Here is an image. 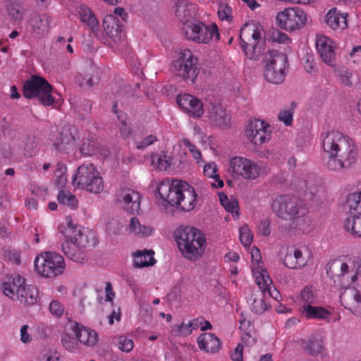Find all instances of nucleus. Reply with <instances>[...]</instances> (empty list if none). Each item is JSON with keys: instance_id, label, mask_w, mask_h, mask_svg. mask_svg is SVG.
I'll use <instances>...</instances> for the list:
<instances>
[{"instance_id": "nucleus-1", "label": "nucleus", "mask_w": 361, "mask_h": 361, "mask_svg": "<svg viewBox=\"0 0 361 361\" xmlns=\"http://www.w3.org/2000/svg\"><path fill=\"white\" fill-rule=\"evenodd\" d=\"M358 264L344 255L331 259L326 264L327 275L336 285L346 288L341 294L342 305L355 315H361V281Z\"/></svg>"}, {"instance_id": "nucleus-2", "label": "nucleus", "mask_w": 361, "mask_h": 361, "mask_svg": "<svg viewBox=\"0 0 361 361\" xmlns=\"http://www.w3.org/2000/svg\"><path fill=\"white\" fill-rule=\"evenodd\" d=\"M322 147L327 168L342 171L357 161V151L353 141L336 130L328 131L321 136Z\"/></svg>"}, {"instance_id": "nucleus-3", "label": "nucleus", "mask_w": 361, "mask_h": 361, "mask_svg": "<svg viewBox=\"0 0 361 361\" xmlns=\"http://www.w3.org/2000/svg\"><path fill=\"white\" fill-rule=\"evenodd\" d=\"M164 202L185 211H192L197 204V193L193 187L180 180H163L157 187Z\"/></svg>"}, {"instance_id": "nucleus-4", "label": "nucleus", "mask_w": 361, "mask_h": 361, "mask_svg": "<svg viewBox=\"0 0 361 361\" xmlns=\"http://www.w3.org/2000/svg\"><path fill=\"white\" fill-rule=\"evenodd\" d=\"M61 232L66 238L62 243L63 254L73 262L82 263L86 257L85 248L97 244L95 233L77 227L71 221L67 223Z\"/></svg>"}, {"instance_id": "nucleus-5", "label": "nucleus", "mask_w": 361, "mask_h": 361, "mask_svg": "<svg viewBox=\"0 0 361 361\" xmlns=\"http://www.w3.org/2000/svg\"><path fill=\"white\" fill-rule=\"evenodd\" d=\"M176 239L182 255L190 260H197L203 255L206 247V238L202 231L194 227H184L177 230Z\"/></svg>"}, {"instance_id": "nucleus-6", "label": "nucleus", "mask_w": 361, "mask_h": 361, "mask_svg": "<svg viewBox=\"0 0 361 361\" xmlns=\"http://www.w3.org/2000/svg\"><path fill=\"white\" fill-rule=\"evenodd\" d=\"M241 47L250 60L257 61L264 51L265 32L261 24L251 21L244 25L240 33Z\"/></svg>"}, {"instance_id": "nucleus-7", "label": "nucleus", "mask_w": 361, "mask_h": 361, "mask_svg": "<svg viewBox=\"0 0 361 361\" xmlns=\"http://www.w3.org/2000/svg\"><path fill=\"white\" fill-rule=\"evenodd\" d=\"M6 296L21 304L32 305L37 298V290L32 285H27L24 277L14 274L5 278L1 287Z\"/></svg>"}, {"instance_id": "nucleus-8", "label": "nucleus", "mask_w": 361, "mask_h": 361, "mask_svg": "<svg viewBox=\"0 0 361 361\" xmlns=\"http://www.w3.org/2000/svg\"><path fill=\"white\" fill-rule=\"evenodd\" d=\"M35 272L45 278H54L62 274L66 268L63 257L56 252H42L34 260Z\"/></svg>"}, {"instance_id": "nucleus-9", "label": "nucleus", "mask_w": 361, "mask_h": 361, "mask_svg": "<svg viewBox=\"0 0 361 361\" xmlns=\"http://www.w3.org/2000/svg\"><path fill=\"white\" fill-rule=\"evenodd\" d=\"M229 172L235 178L255 180L265 173V166L261 161L235 156L229 161Z\"/></svg>"}, {"instance_id": "nucleus-10", "label": "nucleus", "mask_w": 361, "mask_h": 361, "mask_svg": "<svg viewBox=\"0 0 361 361\" xmlns=\"http://www.w3.org/2000/svg\"><path fill=\"white\" fill-rule=\"evenodd\" d=\"M73 183L76 188L94 194H99L104 190L103 179L97 168L91 164H83L78 168L73 176Z\"/></svg>"}, {"instance_id": "nucleus-11", "label": "nucleus", "mask_w": 361, "mask_h": 361, "mask_svg": "<svg viewBox=\"0 0 361 361\" xmlns=\"http://www.w3.org/2000/svg\"><path fill=\"white\" fill-rule=\"evenodd\" d=\"M182 30L185 37L190 41L198 44H209L218 41L220 37L216 24L206 25L199 20L184 23Z\"/></svg>"}, {"instance_id": "nucleus-12", "label": "nucleus", "mask_w": 361, "mask_h": 361, "mask_svg": "<svg viewBox=\"0 0 361 361\" xmlns=\"http://www.w3.org/2000/svg\"><path fill=\"white\" fill-rule=\"evenodd\" d=\"M288 66L286 54L276 50L268 51L265 56L264 71L266 80L272 84L283 82L286 78Z\"/></svg>"}, {"instance_id": "nucleus-13", "label": "nucleus", "mask_w": 361, "mask_h": 361, "mask_svg": "<svg viewBox=\"0 0 361 361\" xmlns=\"http://www.w3.org/2000/svg\"><path fill=\"white\" fill-rule=\"evenodd\" d=\"M51 91V86L48 81L39 75H32L23 86V94L26 98H37L45 106L51 105L54 102Z\"/></svg>"}, {"instance_id": "nucleus-14", "label": "nucleus", "mask_w": 361, "mask_h": 361, "mask_svg": "<svg viewBox=\"0 0 361 361\" xmlns=\"http://www.w3.org/2000/svg\"><path fill=\"white\" fill-rule=\"evenodd\" d=\"M271 209L276 215L283 219H290L296 215L307 213L305 203L294 197L278 195L271 202Z\"/></svg>"}, {"instance_id": "nucleus-15", "label": "nucleus", "mask_w": 361, "mask_h": 361, "mask_svg": "<svg viewBox=\"0 0 361 361\" xmlns=\"http://www.w3.org/2000/svg\"><path fill=\"white\" fill-rule=\"evenodd\" d=\"M197 62L191 50L180 49L172 63V70L176 75L194 82L198 74Z\"/></svg>"}, {"instance_id": "nucleus-16", "label": "nucleus", "mask_w": 361, "mask_h": 361, "mask_svg": "<svg viewBox=\"0 0 361 361\" xmlns=\"http://www.w3.org/2000/svg\"><path fill=\"white\" fill-rule=\"evenodd\" d=\"M307 20L306 13L300 8H287L279 12L276 16V23L286 31H294L303 27Z\"/></svg>"}, {"instance_id": "nucleus-17", "label": "nucleus", "mask_w": 361, "mask_h": 361, "mask_svg": "<svg viewBox=\"0 0 361 361\" xmlns=\"http://www.w3.org/2000/svg\"><path fill=\"white\" fill-rule=\"evenodd\" d=\"M347 204L350 215L345 221V229L354 237L361 238V191L349 195Z\"/></svg>"}, {"instance_id": "nucleus-18", "label": "nucleus", "mask_w": 361, "mask_h": 361, "mask_svg": "<svg viewBox=\"0 0 361 361\" xmlns=\"http://www.w3.org/2000/svg\"><path fill=\"white\" fill-rule=\"evenodd\" d=\"M245 135L247 139L255 145H262L271 138L270 125L265 121L250 119L246 126Z\"/></svg>"}, {"instance_id": "nucleus-19", "label": "nucleus", "mask_w": 361, "mask_h": 361, "mask_svg": "<svg viewBox=\"0 0 361 361\" xmlns=\"http://www.w3.org/2000/svg\"><path fill=\"white\" fill-rule=\"evenodd\" d=\"M205 117L214 126L221 129L228 128L231 125V116L221 104H212L207 109Z\"/></svg>"}, {"instance_id": "nucleus-20", "label": "nucleus", "mask_w": 361, "mask_h": 361, "mask_svg": "<svg viewBox=\"0 0 361 361\" xmlns=\"http://www.w3.org/2000/svg\"><path fill=\"white\" fill-rule=\"evenodd\" d=\"M141 195L134 189L125 188L117 192V202L126 211L130 213H137L140 209Z\"/></svg>"}, {"instance_id": "nucleus-21", "label": "nucleus", "mask_w": 361, "mask_h": 361, "mask_svg": "<svg viewBox=\"0 0 361 361\" xmlns=\"http://www.w3.org/2000/svg\"><path fill=\"white\" fill-rule=\"evenodd\" d=\"M178 106L190 117L200 118L204 114L202 101L196 97L189 94H180L177 97Z\"/></svg>"}, {"instance_id": "nucleus-22", "label": "nucleus", "mask_w": 361, "mask_h": 361, "mask_svg": "<svg viewBox=\"0 0 361 361\" xmlns=\"http://www.w3.org/2000/svg\"><path fill=\"white\" fill-rule=\"evenodd\" d=\"M315 45L324 62L329 66H334L336 57L335 43L327 36L317 34L315 38Z\"/></svg>"}, {"instance_id": "nucleus-23", "label": "nucleus", "mask_w": 361, "mask_h": 361, "mask_svg": "<svg viewBox=\"0 0 361 361\" xmlns=\"http://www.w3.org/2000/svg\"><path fill=\"white\" fill-rule=\"evenodd\" d=\"M53 145L61 154H68L73 152L75 149V138L73 130L69 127L63 128Z\"/></svg>"}, {"instance_id": "nucleus-24", "label": "nucleus", "mask_w": 361, "mask_h": 361, "mask_svg": "<svg viewBox=\"0 0 361 361\" xmlns=\"http://www.w3.org/2000/svg\"><path fill=\"white\" fill-rule=\"evenodd\" d=\"M199 348L209 354L218 353L222 346L221 340L212 333H202L197 340Z\"/></svg>"}, {"instance_id": "nucleus-25", "label": "nucleus", "mask_w": 361, "mask_h": 361, "mask_svg": "<svg viewBox=\"0 0 361 361\" xmlns=\"http://www.w3.org/2000/svg\"><path fill=\"white\" fill-rule=\"evenodd\" d=\"M347 16L337 8L329 9L324 17L326 25L332 30H344L348 27Z\"/></svg>"}, {"instance_id": "nucleus-26", "label": "nucleus", "mask_w": 361, "mask_h": 361, "mask_svg": "<svg viewBox=\"0 0 361 361\" xmlns=\"http://www.w3.org/2000/svg\"><path fill=\"white\" fill-rule=\"evenodd\" d=\"M75 336L79 341V344L85 346L93 347L98 342L97 333L90 328L85 327L78 323H75Z\"/></svg>"}, {"instance_id": "nucleus-27", "label": "nucleus", "mask_w": 361, "mask_h": 361, "mask_svg": "<svg viewBox=\"0 0 361 361\" xmlns=\"http://www.w3.org/2000/svg\"><path fill=\"white\" fill-rule=\"evenodd\" d=\"M103 27L106 35L114 42L121 40L122 30L118 18L111 14L106 16L103 20Z\"/></svg>"}, {"instance_id": "nucleus-28", "label": "nucleus", "mask_w": 361, "mask_h": 361, "mask_svg": "<svg viewBox=\"0 0 361 361\" xmlns=\"http://www.w3.org/2000/svg\"><path fill=\"white\" fill-rule=\"evenodd\" d=\"M33 33L41 37L48 33L54 26L53 19L48 14L43 13L34 17L31 20Z\"/></svg>"}, {"instance_id": "nucleus-29", "label": "nucleus", "mask_w": 361, "mask_h": 361, "mask_svg": "<svg viewBox=\"0 0 361 361\" xmlns=\"http://www.w3.org/2000/svg\"><path fill=\"white\" fill-rule=\"evenodd\" d=\"M78 14L80 20L90 27L91 32L94 35H98L99 22L92 10L85 5H80L78 8Z\"/></svg>"}, {"instance_id": "nucleus-30", "label": "nucleus", "mask_w": 361, "mask_h": 361, "mask_svg": "<svg viewBox=\"0 0 361 361\" xmlns=\"http://www.w3.org/2000/svg\"><path fill=\"white\" fill-rule=\"evenodd\" d=\"M75 323L68 326L61 336V342L63 348L71 352L79 350L80 345L75 336Z\"/></svg>"}, {"instance_id": "nucleus-31", "label": "nucleus", "mask_w": 361, "mask_h": 361, "mask_svg": "<svg viewBox=\"0 0 361 361\" xmlns=\"http://www.w3.org/2000/svg\"><path fill=\"white\" fill-rule=\"evenodd\" d=\"M195 5L189 0H177L176 4V15L183 23L190 22L195 13Z\"/></svg>"}, {"instance_id": "nucleus-32", "label": "nucleus", "mask_w": 361, "mask_h": 361, "mask_svg": "<svg viewBox=\"0 0 361 361\" xmlns=\"http://www.w3.org/2000/svg\"><path fill=\"white\" fill-rule=\"evenodd\" d=\"M152 250H137L133 255L134 266L137 268L153 266L156 263Z\"/></svg>"}, {"instance_id": "nucleus-33", "label": "nucleus", "mask_w": 361, "mask_h": 361, "mask_svg": "<svg viewBox=\"0 0 361 361\" xmlns=\"http://www.w3.org/2000/svg\"><path fill=\"white\" fill-rule=\"evenodd\" d=\"M218 166L214 161L203 164V174L212 180L210 185L215 189L221 188L224 185L223 180L220 178L218 174Z\"/></svg>"}, {"instance_id": "nucleus-34", "label": "nucleus", "mask_w": 361, "mask_h": 361, "mask_svg": "<svg viewBox=\"0 0 361 361\" xmlns=\"http://www.w3.org/2000/svg\"><path fill=\"white\" fill-rule=\"evenodd\" d=\"M300 312L308 319H326L331 314L326 308L313 305H307L305 308L300 310Z\"/></svg>"}, {"instance_id": "nucleus-35", "label": "nucleus", "mask_w": 361, "mask_h": 361, "mask_svg": "<svg viewBox=\"0 0 361 361\" xmlns=\"http://www.w3.org/2000/svg\"><path fill=\"white\" fill-rule=\"evenodd\" d=\"M128 231L129 233L140 238L148 237L154 232L153 228L141 224L136 217L130 219Z\"/></svg>"}, {"instance_id": "nucleus-36", "label": "nucleus", "mask_w": 361, "mask_h": 361, "mask_svg": "<svg viewBox=\"0 0 361 361\" xmlns=\"http://www.w3.org/2000/svg\"><path fill=\"white\" fill-rule=\"evenodd\" d=\"M256 283L262 293H266L272 286V281L265 267L251 270Z\"/></svg>"}, {"instance_id": "nucleus-37", "label": "nucleus", "mask_w": 361, "mask_h": 361, "mask_svg": "<svg viewBox=\"0 0 361 361\" xmlns=\"http://www.w3.org/2000/svg\"><path fill=\"white\" fill-rule=\"evenodd\" d=\"M290 219V228L295 231L304 232L310 227L311 220L305 214L296 215Z\"/></svg>"}, {"instance_id": "nucleus-38", "label": "nucleus", "mask_w": 361, "mask_h": 361, "mask_svg": "<svg viewBox=\"0 0 361 361\" xmlns=\"http://www.w3.org/2000/svg\"><path fill=\"white\" fill-rule=\"evenodd\" d=\"M316 298L317 297L312 288L306 287L304 288L301 291L299 298L300 310L305 308L307 305H314L316 302Z\"/></svg>"}, {"instance_id": "nucleus-39", "label": "nucleus", "mask_w": 361, "mask_h": 361, "mask_svg": "<svg viewBox=\"0 0 361 361\" xmlns=\"http://www.w3.org/2000/svg\"><path fill=\"white\" fill-rule=\"evenodd\" d=\"M303 348L311 355H316L322 350V341L317 338H310L303 341Z\"/></svg>"}, {"instance_id": "nucleus-40", "label": "nucleus", "mask_w": 361, "mask_h": 361, "mask_svg": "<svg viewBox=\"0 0 361 361\" xmlns=\"http://www.w3.org/2000/svg\"><path fill=\"white\" fill-rule=\"evenodd\" d=\"M60 204L68 206L71 209H75L78 207V200L75 196L67 190H61L57 197Z\"/></svg>"}, {"instance_id": "nucleus-41", "label": "nucleus", "mask_w": 361, "mask_h": 361, "mask_svg": "<svg viewBox=\"0 0 361 361\" xmlns=\"http://www.w3.org/2000/svg\"><path fill=\"white\" fill-rule=\"evenodd\" d=\"M263 293L255 295L252 302L250 303V308L252 312L256 314L264 313L268 308L269 305L264 300Z\"/></svg>"}, {"instance_id": "nucleus-42", "label": "nucleus", "mask_w": 361, "mask_h": 361, "mask_svg": "<svg viewBox=\"0 0 361 361\" xmlns=\"http://www.w3.org/2000/svg\"><path fill=\"white\" fill-rule=\"evenodd\" d=\"M152 164L159 170L164 171L171 166V160L170 157L166 154H154L152 156Z\"/></svg>"}, {"instance_id": "nucleus-43", "label": "nucleus", "mask_w": 361, "mask_h": 361, "mask_svg": "<svg viewBox=\"0 0 361 361\" xmlns=\"http://www.w3.org/2000/svg\"><path fill=\"white\" fill-rule=\"evenodd\" d=\"M219 198L226 211L238 214V203L235 200H229L224 193H219Z\"/></svg>"}, {"instance_id": "nucleus-44", "label": "nucleus", "mask_w": 361, "mask_h": 361, "mask_svg": "<svg viewBox=\"0 0 361 361\" xmlns=\"http://www.w3.org/2000/svg\"><path fill=\"white\" fill-rule=\"evenodd\" d=\"M183 144L190 152L197 164L202 166L204 164V160L202 158V153L195 145L191 143L189 140L185 139L183 140Z\"/></svg>"}, {"instance_id": "nucleus-45", "label": "nucleus", "mask_w": 361, "mask_h": 361, "mask_svg": "<svg viewBox=\"0 0 361 361\" xmlns=\"http://www.w3.org/2000/svg\"><path fill=\"white\" fill-rule=\"evenodd\" d=\"M250 254L251 255V270L264 267V262L262 260L260 250L257 247L255 246L252 247L250 249Z\"/></svg>"}, {"instance_id": "nucleus-46", "label": "nucleus", "mask_w": 361, "mask_h": 361, "mask_svg": "<svg viewBox=\"0 0 361 361\" xmlns=\"http://www.w3.org/2000/svg\"><path fill=\"white\" fill-rule=\"evenodd\" d=\"M250 324L248 321L243 320L240 322V329L243 331L242 341L247 345H252L255 343V338L252 336L248 328Z\"/></svg>"}, {"instance_id": "nucleus-47", "label": "nucleus", "mask_w": 361, "mask_h": 361, "mask_svg": "<svg viewBox=\"0 0 361 361\" xmlns=\"http://www.w3.org/2000/svg\"><path fill=\"white\" fill-rule=\"evenodd\" d=\"M294 109H295V107H294L293 104H292L291 106L288 108L283 109L279 113L278 119L281 122H283L285 126H290L293 122Z\"/></svg>"}, {"instance_id": "nucleus-48", "label": "nucleus", "mask_w": 361, "mask_h": 361, "mask_svg": "<svg viewBox=\"0 0 361 361\" xmlns=\"http://www.w3.org/2000/svg\"><path fill=\"white\" fill-rule=\"evenodd\" d=\"M239 238L243 246L249 247L251 245L253 235L247 225H243L239 228Z\"/></svg>"}, {"instance_id": "nucleus-49", "label": "nucleus", "mask_w": 361, "mask_h": 361, "mask_svg": "<svg viewBox=\"0 0 361 361\" xmlns=\"http://www.w3.org/2000/svg\"><path fill=\"white\" fill-rule=\"evenodd\" d=\"M294 253L298 268H302L307 265V263L310 259V252L305 247L302 249H295Z\"/></svg>"}, {"instance_id": "nucleus-50", "label": "nucleus", "mask_w": 361, "mask_h": 361, "mask_svg": "<svg viewBox=\"0 0 361 361\" xmlns=\"http://www.w3.org/2000/svg\"><path fill=\"white\" fill-rule=\"evenodd\" d=\"M55 183L59 188H62L65 185L66 178V166L64 164H59L57 169L55 171Z\"/></svg>"}, {"instance_id": "nucleus-51", "label": "nucleus", "mask_w": 361, "mask_h": 361, "mask_svg": "<svg viewBox=\"0 0 361 361\" xmlns=\"http://www.w3.org/2000/svg\"><path fill=\"white\" fill-rule=\"evenodd\" d=\"M218 16L221 20L231 21L233 18L232 8L227 4H219L218 7Z\"/></svg>"}, {"instance_id": "nucleus-52", "label": "nucleus", "mask_w": 361, "mask_h": 361, "mask_svg": "<svg viewBox=\"0 0 361 361\" xmlns=\"http://www.w3.org/2000/svg\"><path fill=\"white\" fill-rule=\"evenodd\" d=\"M171 334L176 336H187L192 334V331L188 323H181L173 326Z\"/></svg>"}, {"instance_id": "nucleus-53", "label": "nucleus", "mask_w": 361, "mask_h": 361, "mask_svg": "<svg viewBox=\"0 0 361 361\" xmlns=\"http://www.w3.org/2000/svg\"><path fill=\"white\" fill-rule=\"evenodd\" d=\"M157 140V138L154 135H149L142 140L135 137V145L137 149H144L148 146L152 145Z\"/></svg>"}, {"instance_id": "nucleus-54", "label": "nucleus", "mask_w": 361, "mask_h": 361, "mask_svg": "<svg viewBox=\"0 0 361 361\" xmlns=\"http://www.w3.org/2000/svg\"><path fill=\"white\" fill-rule=\"evenodd\" d=\"M39 361H61L60 353L54 349H45L42 353Z\"/></svg>"}, {"instance_id": "nucleus-55", "label": "nucleus", "mask_w": 361, "mask_h": 361, "mask_svg": "<svg viewBox=\"0 0 361 361\" xmlns=\"http://www.w3.org/2000/svg\"><path fill=\"white\" fill-rule=\"evenodd\" d=\"M8 14L16 20L22 18V6L18 3H10V4L8 5Z\"/></svg>"}, {"instance_id": "nucleus-56", "label": "nucleus", "mask_w": 361, "mask_h": 361, "mask_svg": "<svg viewBox=\"0 0 361 361\" xmlns=\"http://www.w3.org/2000/svg\"><path fill=\"white\" fill-rule=\"evenodd\" d=\"M118 347L121 350L129 353L133 348L134 343L132 339L126 336H120L118 338Z\"/></svg>"}, {"instance_id": "nucleus-57", "label": "nucleus", "mask_w": 361, "mask_h": 361, "mask_svg": "<svg viewBox=\"0 0 361 361\" xmlns=\"http://www.w3.org/2000/svg\"><path fill=\"white\" fill-rule=\"evenodd\" d=\"M340 82L346 87H351L353 84V73L348 70L341 71L338 73Z\"/></svg>"}, {"instance_id": "nucleus-58", "label": "nucleus", "mask_w": 361, "mask_h": 361, "mask_svg": "<svg viewBox=\"0 0 361 361\" xmlns=\"http://www.w3.org/2000/svg\"><path fill=\"white\" fill-rule=\"evenodd\" d=\"M38 152L37 144L33 139H30L26 142L24 147V154L27 157H35Z\"/></svg>"}, {"instance_id": "nucleus-59", "label": "nucleus", "mask_w": 361, "mask_h": 361, "mask_svg": "<svg viewBox=\"0 0 361 361\" xmlns=\"http://www.w3.org/2000/svg\"><path fill=\"white\" fill-rule=\"evenodd\" d=\"M20 340L24 344H29L32 341V336L30 334V328L27 324H24L20 327Z\"/></svg>"}, {"instance_id": "nucleus-60", "label": "nucleus", "mask_w": 361, "mask_h": 361, "mask_svg": "<svg viewBox=\"0 0 361 361\" xmlns=\"http://www.w3.org/2000/svg\"><path fill=\"white\" fill-rule=\"evenodd\" d=\"M284 265L290 269H297L298 268L297 259H295V255L293 250H289L283 259Z\"/></svg>"}, {"instance_id": "nucleus-61", "label": "nucleus", "mask_w": 361, "mask_h": 361, "mask_svg": "<svg viewBox=\"0 0 361 361\" xmlns=\"http://www.w3.org/2000/svg\"><path fill=\"white\" fill-rule=\"evenodd\" d=\"M50 312L56 317H61L64 312L63 305L58 300H53L49 305Z\"/></svg>"}, {"instance_id": "nucleus-62", "label": "nucleus", "mask_w": 361, "mask_h": 361, "mask_svg": "<svg viewBox=\"0 0 361 361\" xmlns=\"http://www.w3.org/2000/svg\"><path fill=\"white\" fill-rule=\"evenodd\" d=\"M303 67L305 71L312 74L315 72V66L314 57L312 55H307L305 59H302Z\"/></svg>"}, {"instance_id": "nucleus-63", "label": "nucleus", "mask_w": 361, "mask_h": 361, "mask_svg": "<svg viewBox=\"0 0 361 361\" xmlns=\"http://www.w3.org/2000/svg\"><path fill=\"white\" fill-rule=\"evenodd\" d=\"M106 230L109 234L117 235L121 231V225L118 221L112 220L107 224Z\"/></svg>"}, {"instance_id": "nucleus-64", "label": "nucleus", "mask_w": 361, "mask_h": 361, "mask_svg": "<svg viewBox=\"0 0 361 361\" xmlns=\"http://www.w3.org/2000/svg\"><path fill=\"white\" fill-rule=\"evenodd\" d=\"M195 186L197 191L201 194H207L210 188H213L210 185V181H203L202 180H196Z\"/></svg>"}]
</instances>
